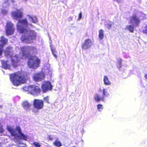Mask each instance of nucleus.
Segmentation results:
<instances>
[{"mask_svg": "<svg viewBox=\"0 0 147 147\" xmlns=\"http://www.w3.org/2000/svg\"><path fill=\"white\" fill-rule=\"evenodd\" d=\"M104 82L105 85H109L111 84L110 81L109 80L108 77L106 76H105L104 78Z\"/></svg>", "mask_w": 147, "mask_h": 147, "instance_id": "obj_19", "label": "nucleus"}, {"mask_svg": "<svg viewBox=\"0 0 147 147\" xmlns=\"http://www.w3.org/2000/svg\"><path fill=\"white\" fill-rule=\"evenodd\" d=\"M127 28L131 32H133L134 31V27L131 25H130L127 26Z\"/></svg>", "mask_w": 147, "mask_h": 147, "instance_id": "obj_24", "label": "nucleus"}, {"mask_svg": "<svg viewBox=\"0 0 147 147\" xmlns=\"http://www.w3.org/2000/svg\"><path fill=\"white\" fill-rule=\"evenodd\" d=\"M2 107V106L1 105H0V108H1Z\"/></svg>", "mask_w": 147, "mask_h": 147, "instance_id": "obj_37", "label": "nucleus"}, {"mask_svg": "<svg viewBox=\"0 0 147 147\" xmlns=\"http://www.w3.org/2000/svg\"><path fill=\"white\" fill-rule=\"evenodd\" d=\"M18 23L22 24V25H17V29L20 33H22L26 30V29L23 27V26L27 25L28 22L27 19L26 18L22 20H20V19L18 21Z\"/></svg>", "mask_w": 147, "mask_h": 147, "instance_id": "obj_6", "label": "nucleus"}, {"mask_svg": "<svg viewBox=\"0 0 147 147\" xmlns=\"http://www.w3.org/2000/svg\"><path fill=\"white\" fill-rule=\"evenodd\" d=\"M97 108L98 111H101L103 109L102 105L100 104L97 105Z\"/></svg>", "mask_w": 147, "mask_h": 147, "instance_id": "obj_25", "label": "nucleus"}, {"mask_svg": "<svg viewBox=\"0 0 147 147\" xmlns=\"http://www.w3.org/2000/svg\"><path fill=\"white\" fill-rule=\"evenodd\" d=\"M122 61V60L121 59H117V63L120 67H121Z\"/></svg>", "mask_w": 147, "mask_h": 147, "instance_id": "obj_27", "label": "nucleus"}, {"mask_svg": "<svg viewBox=\"0 0 147 147\" xmlns=\"http://www.w3.org/2000/svg\"><path fill=\"white\" fill-rule=\"evenodd\" d=\"M104 31L102 29L99 31V38L100 40H102L104 38Z\"/></svg>", "mask_w": 147, "mask_h": 147, "instance_id": "obj_22", "label": "nucleus"}, {"mask_svg": "<svg viewBox=\"0 0 147 147\" xmlns=\"http://www.w3.org/2000/svg\"><path fill=\"white\" fill-rule=\"evenodd\" d=\"M33 144L36 147H40L41 146V145L39 143L36 142H34Z\"/></svg>", "mask_w": 147, "mask_h": 147, "instance_id": "obj_28", "label": "nucleus"}, {"mask_svg": "<svg viewBox=\"0 0 147 147\" xmlns=\"http://www.w3.org/2000/svg\"><path fill=\"white\" fill-rule=\"evenodd\" d=\"M27 75L24 72L18 71L11 74L10 79L13 85L18 86L26 82Z\"/></svg>", "mask_w": 147, "mask_h": 147, "instance_id": "obj_2", "label": "nucleus"}, {"mask_svg": "<svg viewBox=\"0 0 147 147\" xmlns=\"http://www.w3.org/2000/svg\"><path fill=\"white\" fill-rule=\"evenodd\" d=\"M45 77V74L43 73L40 72L34 74L33 78L35 81L38 82L44 79Z\"/></svg>", "mask_w": 147, "mask_h": 147, "instance_id": "obj_11", "label": "nucleus"}, {"mask_svg": "<svg viewBox=\"0 0 147 147\" xmlns=\"http://www.w3.org/2000/svg\"><path fill=\"white\" fill-rule=\"evenodd\" d=\"M8 61L2 60L1 61V67L5 69H9L10 68V65L8 63Z\"/></svg>", "mask_w": 147, "mask_h": 147, "instance_id": "obj_16", "label": "nucleus"}, {"mask_svg": "<svg viewBox=\"0 0 147 147\" xmlns=\"http://www.w3.org/2000/svg\"><path fill=\"white\" fill-rule=\"evenodd\" d=\"M31 104L27 101H24L22 103V106L24 108L27 110L30 109V108L31 106Z\"/></svg>", "mask_w": 147, "mask_h": 147, "instance_id": "obj_17", "label": "nucleus"}, {"mask_svg": "<svg viewBox=\"0 0 147 147\" xmlns=\"http://www.w3.org/2000/svg\"><path fill=\"white\" fill-rule=\"evenodd\" d=\"M79 17L78 18V20H80L82 18V13L81 12H80L78 14Z\"/></svg>", "mask_w": 147, "mask_h": 147, "instance_id": "obj_32", "label": "nucleus"}, {"mask_svg": "<svg viewBox=\"0 0 147 147\" xmlns=\"http://www.w3.org/2000/svg\"><path fill=\"white\" fill-rule=\"evenodd\" d=\"M92 45V42L91 40L88 38L86 39L82 45V49H86L89 48Z\"/></svg>", "mask_w": 147, "mask_h": 147, "instance_id": "obj_13", "label": "nucleus"}, {"mask_svg": "<svg viewBox=\"0 0 147 147\" xmlns=\"http://www.w3.org/2000/svg\"><path fill=\"white\" fill-rule=\"evenodd\" d=\"M8 42V39L4 37L3 36H2L0 37V47H3L4 46L7 44Z\"/></svg>", "mask_w": 147, "mask_h": 147, "instance_id": "obj_15", "label": "nucleus"}, {"mask_svg": "<svg viewBox=\"0 0 147 147\" xmlns=\"http://www.w3.org/2000/svg\"><path fill=\"white\" fill-rule=\"evenodd\" d=\"M15 31V28L13 27V25L10 22H8L6 25V34L7 36L13 34Z\"/></svg>", "mask_w": 147, "mask_h": 147, "instance_id": "obj_7", "label": "nucleus"}, {"mask_svg": "<svg viewBox=\"0 0 147 147\" xmlns=\"http://www.w3.org/2000/svg\"><path fill=\"white\" fill-rule=\"evenodd\" d=\"M19 61L17 56H14L11 60V64L12 66L15 67H17L19 65L18 63Z\"/></svg>", "mask_w": 147, "mask_h": 147, "instance_id": "obj_14", "label": "nucleus"}, {"mask_svg": "<svg viewBox=\"0 0 147 147\" xmlns=\"http://www.w3.org/2000/svg\"><path fill=\"white\" fill-rule=\"evenodd\" d=\"M36 34L34 31L31 30L26 34H22L20 39L22 42L27 43H30L33 40H35Z\"/></svg>", "mask_w": 147, "mask_h": 147, "instance_id": "obj_3", "label": "nucleus"}, {"mask_svg": "<svg viewBox=\"0 0 147 147\" xmlns=\"http://www.w3.org/2000/svg\"><path fill=\"white\" fill-rule=\"evenodd\" d=\"M144 77L146 79H147V74H145Z\"/></svg>", "mask_w": 147, "mask_h": 147, "instance_id": "obj_35", "label": "nucleus"}, {"mask_svg": "<svg viewBox=\"0 0 147 147\" xmlns=\"http://www.w3.org/2000/svg\"><path fill=\"white\" fill-rule=\"evenodd\" d=\"M7 129L9 131L11 135L12 136H15L17 135L16 131H17L19 134L20 135V138L22 139L26 140L27 139V136L22 133L21 129L19 126H16V130L11 126H7Z\"/></svg>", "mask_w": 147, "mask_h": 147, "instance_id": "obj_4", "label": "nucleus"}, {"mask_svg": "<svg viewBox=\"0 0 147 147\" xmlns=\"http://www.w3.org/2000/svg\"><path fill=\"white\" fill-rule=\"evenodd\" d=\"M11 15L13 18L15 20L20 19L23 17V12L20 9L12 12Z\"/></svg>", "mask_w": 147, "mask_h": 147, "instance_id": "obj_10", "label": "nucleus"}, {"mask_svg": "<svg viewBox=\"0 0 147 147\" xmlns=\"http://www.w3.org/2000/svg\"><path fill=\"white\" fill-rule=\"evenodd\" d=\"M113 0L115 1H119L118 0Z\"/></svg>", "mask_w": 147, "mask_h": 147, "instance_id": "obj_36", "label": "nucleus"}, {"mask_svg": "<svg viewBox=\"0 0 147 147\" xmlns=\"http://www.w3.org/2000/svg\"><path fill=\"white\" fill-rule=\"evenodd\" d=\"M103 95L102 96H104V99L105 97H106L109 95V93L106 91V90L104 89L102 90Z\"/></svg>", "mask_w": 147, "mask_h": 147, "instance_id": "obj_23", "label": "nucleus"}, {"mask_svg": "<svg viewBox=\"0 0 147 147\" xmlns=\"http://www.w3.org/2000/svg\"><path fill=\"white\" fill-rule=\"evenodd\" d=\"M5 130L3 127V125L0 122V133H3L4 131Z\"/></svg>", "mask_w": 147, "mask_h": 147, "instance_id": "obj_26", "label": "nucleus"}, {"mask_svg": "<svg viewBox=\"0 0 147 147\" xmlns=\"http://www.w3.org/2000/svg\"><path fill=\"white\" fill-rule=\"evenodd\" d=\"M47 139L49 140H52L53 138L50 135H49L47 137Z\"/></svg>", "mask_w": 147, "mask_h": 147, "instance_id": "obj_33", "label": "nucleus"}, {"mask_svg": "<svg viewBox=\"0 0 147 147\" xmlns=\"http://www.w3.org/2000/svg\"><path fill=\"white\" fill-rule=\"evenodd\" d=\"M133 22H134L136 26H139L140 22V20L136 14L133 15L130 18L129 23L132 24Z\"/></svg>", "mask_w": 147, "mask_h": 147, "instance_id": "obj_12", "label": "nucleus"}, {"mask_svg": "<svg viewBox=\"0 0 147 147\" xmlns=\"http://www.w3.org/2000/svg\"><path fill=\"white\" fill-rule=\"evenodd\" d=\"M22 57L28 58V65L30 68L36 69L39 66L40 60L36 56H31L30 53L36 52L37 49L34 47L32 46H23L20 48Z\"/></svg>", "mask_w": 147, "mask_h": 147, "instance_id": "obj_1", "label": "nucleus"}, {"mask_svg": "<svg viewBox=\"0 0 147 147\" xmlns=\"http://www.w3.org/2000/svg\"><path fill=\"white\" fill-rule=\"evenodd\" d=\"M26 90L34 96H38L41 92L40 88L35 85H29L26 88Z\"/></svg>", "mask_w": 147, "mask_h": 147, "instance_id": "obj_5", "label": "nucleus"}, {"mask_svg": "<svg viewBox=\"0 0 147 147\" xmlns=\"http://www.w3.org/2000/svg\"><path fill=\"white\" fill-rule=\"evenodd\" d=\"M142 32L145 34L147 33V26H146L144 27L142 30Z\"/></svg>", "mask_w": 147, "mask_h": 147, "instance_id": "obj_31", "label": "nucleus"}, {"mask_svg": "<svg viewBox=\"0 0 147 147\" xmlns=\"http://www.w3.org/2000/svg\"><path fill=\"white\" fill-rule=\"evenodd\" d=\"M42 90L45 93L49 90H51L52 89V86L51 82L49 81H44L41 86Z\"/></svg>", "mask_w": 147, "mask_h": 147, "instance_id": "obj_8", "label": "nucleus"}, {"mask_svg": "<svg viewBox=\"0 0 147 147\" xmlns=\"http://www.w3.org/2000/svg\"><path fill=\"white\" fill-rule=\"evenodd\" d=\"M53 144L54 146L57 147H60L62 146L61 142L57 140H56L53 143Z\"/></svg>", "mask_w": 147, "mask_h": 147, "instance_id": "obj_20", "label": "nucleus"}, {"mask_svg": "<svg viewBox=\"0 0 147 147\" xmlns=\"http://www.w3.org/2000/svg\"><path fill=\"white\" fill-rule=\"evenodd\" d=\"M49 96H47L46 97L44 98L43 100L46 102H47L48 103H49Z\"/></svg>", "mask_w": 147, "mask_h": 147, "instance_id": "obj_29", "label": "nucleus"}, {"mask_svg": "<svg viewBox=\"0 0 147 147\" xmlns=\"http://www.w3.org/2000/svg\"><path fill=\"white\" fill-rule=\"evenodd\" d=\"M50 47L52 54L55 58H57V56L56 54L57 51L55 48L53 47L51 45L50 46Z\"/></svg>", "mask_w": 147, "mask_h": 147, "instance_id": "obj_21", "label": "nucleus"}, {"mask_svg": "<svg viewBox=\"0 0 147 147\" xmlns=\"http://www.w3.org/2000/svg\"><path fill=\"white\" fill-rule=\"evenodd\" d=\"M27 0H25V1H26Z\"/></svg>", "mask_w": 147, "mask_h": 147, "instance_id": "obj_39", "label": "nucleus"}, {"mask_svg": "<svg viewBox=\"0 0 147 147\" xmlns=\"http://www.w3.org/2000/svg\"><path fill=\"white\" fill-rule=\"evenodd\" d=\"M94 99L96 102H99L100 100L104 101V96L100 97L98 94H96L94 96Z\"/></svg>", "mask_w": 147, "mask_h": 147, "instance_id": "obj_18", "label": "nucleus"}, {"mask_svg": "<svg viewBox=\"0 0 147 147\" xmlns=\"http://www.w3.org/2000/svg\"><path fill=\"white\" fill-rule=\"evenodd\" d=\"M33 105L34 108L39 110L42 109L44 106V101L42 100L35 99L33 101Z\"/></svg>", "mask_w": 147, "mask_h": 147, "instance_id": "obj_9", "label": "nucleus"}, {"mask_svg": "<svg viewBox=\"0 0 147 147\" xmlns=\"http://www.w3.org/2000/svg\"><path fill=\"white\" fill-rule=\"evenodd\" d=\"M3 47H0V55H1L3 51Z\"/></svg>", "mask_w": 147, "mask_h": 147, "instance_id": "obj_34", "label": "nucleus"}, {"mask_svg": "<svg viewBox=\"0 0 147 147\" xmlns=\"http://www.w3.org/2000/svg\"><path fill=\"white\" fill-rule=\"evenodd\" d=\"M76 147L75 146H72V147Z\"/></svg>", "mask_w": 147, "mask_h": 147, "instance_id": "obj_38", "label": "nucleus"}, {"mask_svg": "<svg viewBox=\"0 0 147 147\" xmlns=\"http://www.w3.org/2000/svg\"><path fill=\"white\" fill-rule=\"evenodd\" d=\"M11 49V48L10 47H7L6 49V51H5V53L6 55H10V52L8 51L9 49Z\"/></svg>", "mask_w": 147, "mask_h": 147, "instance_id": "obj_30", "label": "nucleus"}]
</instances>
